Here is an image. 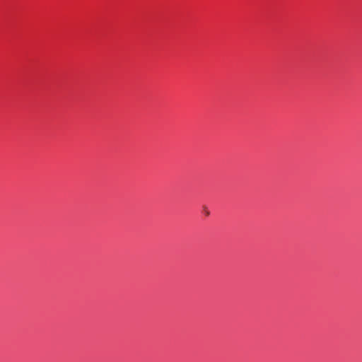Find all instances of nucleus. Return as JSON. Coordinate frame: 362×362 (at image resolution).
Wrapping results in <instances>:
<instances>
[{
  "label": "nucleus",
  "mask_w": 362,
  "mask_h": 362,
  "mask_svg": "<svg viewBox=\"0 0 362 362\" xmlns=\"http://www.w3.org/2000/svg\"><path fill=\"white\" fill-rule=\"evenodd\" d=\"M203 212H204V215L206 216H209L210 215L209 211L208 210L207 207L205 206H203Z\"/></svg>",
  "instance_id": "f257e3e1"
}]
</instances>
